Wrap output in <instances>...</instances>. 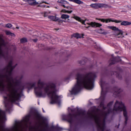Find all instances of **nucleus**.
Returning a JSON list of instances; mask_svg holds the SVG:
<instances>
[{
  "mask_svg": "<svg viewBox=\"0 0 131 131\" xmlns=\"http://www.w3.org/2000/svg\"><path fill=\"white\" fill-rule=\"evenodd\" d=\"M12 61H10L7 66L4 69V74H0V90H4L5 84L7 85L8 93L7 96L4 100L6 111L10 107V102H13L18 100L20 97V92L23 89H20L18 86L21 82L24 76L21 75L13 78L11 75L12 71L15 66H12Z\"/></svg>",
  "mask_w": 131,
  "mask_h": 131,
  "instance_id": "f257e3e1",
  "label": "nucleus"
},
{
  "mask_svg": "<svg viewBox=\"0 0 131 131\" xmlns=\"http://www.w3.org/2000/svg\"><path fill=\"white\" fill-rule=\"evenodd\" d=\"M113 101L110 102L107 106V109L108 111L107 112H103L101 114H99L94 111H89L87 115L85 114L84 112L79 110L78 108L74 110H77L78 115H81L82 117H86L94 120L96 124L98 130L104 131L105 128V119L106 116L110 112L114 113V111L120 112L123 111V114L125 118V123H126L128 120L127 112L126 107L124 104L121 101H116L114 105L113 110L111 111L110 107L113 103Z\"/></svg>",
  "mask_w": 131,
  "mask_h": 131,
  "instance_id": "f03ea898",
  "label": "nucleus"
},
{
  "mask_svg": "<svg viewBox=\"0 0 131 131\" xmlns=\"http://www.w3.org/2000/svg\"><path fill=\"white\" fill-rule=\"evenodd\" d=\"M37 84V86L34 88L35 93L37 96L44 97L47 94L51 98L50 104L57 103L60 105L59 96L56 93V85L55 83L51 82L44 85L43 82L39 79Z\"/></svg>",
  "mask_w": 131,
  "mask_h": 131,
  "instance_id": "7ed1b4c3",
  "label": "nucleus"
},
{
  "mask_svg": "<svg viewBox=\"0 0 131 131\" xmlns=\"http://www.w3.org/2000/svg\"><path fill=\"white\" fill-rule=\"evenodd\" d=\"M6 120L4 112L0 109V131H23L28 128L30 131H43L44 126L46 125L43 123L40 127H35L31 126L28 127L27 124L29 121V117L27 116L23 120L17 122L15 125L10 129L5 128L3 123Z\"/></svg>",
  "mask_w": 131,
  "mask_h": 131,
  "instance_id": "20e7f679",
  "label": "nucleus"
},
{
  "mask_svg": "<svg viewBox=\"0 0 131 131\" xmlns=\"http://www.w3.org/2000/svg\"><path fill=\"white\" fill-rule=\"evenodd\" d=\"M96 77L94 72L89 73L85 75L77 74L76 78L77 83L70 91L71 94H75L77 93L83 88L92 89L94 87V78Z\"/></svg>",
  "mask_w": 131,
  "mask_h": 131,
  "instance_id": "39448f33",
  "label": "nucleus"
},
{
  "mask_svg": "<svg viewBox=\"0 0 131 131\" xmlns=\"http://www.w3.org/2000/svg\"><path fill=\"white\" fill-rule=\"evenodd\" d=\"M90 6L95 9H98L102 8H110L112 7L111 6L107 4L99 3L92 4L90 5Z\"/></svg>",
  "mask_w": 131,
  "mask_h": 131,
  "instance_id": "423d86ee",
  "label": "nucleus"
},
{
  "mask_svg": "<svg viewBox=\"0 0 131 131\" xmlns=\"http://www.w3.org/2000/svg\"><path fill=\"white\" fill-rule=\"evenodd\" d=\"M107 28L115 31V35L116 36H118L119 35H121V36L123 35V31L122 30L119 29L118 28L113 26H108Z\"/></svg>",
  "mask_w": 131,
  "mask_h": 131,
  "instance_id": "0eeeda50",
  "label": "nucleus"
},
{
  "mask_svg": "<svg viewBox=\"0 0 131 131\" xmlns=\"http://www.w3.org/2000/svg\"><path fill=\"white\" fill-rule=\"evenodd\" d=\"M4 45V42L3 40L0 38V57L5 58L4 53L2 51L1 48L2 46Z\"/></svg>",
  "mask_w": 131,
  "mask_h": 131,
  "instance_id": "6e6552de",
  "label": "nucleus"
},
{
  "mask_svg": "<svg viewBox=\"0 0 131 131\" xmlns=\"http://www.w3.org/2000/svg\"><path fill=\"white\" fill-rule=\"evenodd\" d=\"M88 24L91 25L92 27H99L102 26L101 24L95 22H92L90 23H88Z\"/></svg>",
  "mask_w": 131,
  "mask_h": 131,
  "instance_id": "1a4fd4ad",
  "label": "nucleus"
},
{
  "mask_svg": "<svg viewBox=\"0 0 131 131\" xmlns=\"http://www.w3.org/2000/svg\"><path fill=\"white\" fill-rule=\"evenodd\" d=\"M123 91V90L118 88H116L114 89V94L115 95H117Z\"/></svg>",
  "mask_w": 131,
  "mask_h": 131,
  "instance_id": "9d476101",
  "label": "nucleus"
},
{
  "mask_svg": "<svg viewBox=\"0 0 131 131\" xmlns=\"http://www.w3.org/2000/svg\"><path fill=\"white\" fill-rule=\"evenodd\" d=\"M48 18L51 20L54 21H57L58 20V17L56 16H48Z\"/></svg>",
  "mask_w": 131,
  "mask_h": 131,
  "instance_id": "9b49d317",
  "label": "nucleus"
},
{
  "mask_svg": "<svg viewBox=\"0 0 131 131\" xmlns=\"http://www.w3.org/2000/svg\"><path fill=\"white\" fill-rule=\"evenodd\" d=\"M115 60H116L118 62L121 61V60L119 57H117L116 58H114L113 60H111V62H110V64H114L115 63Z\"/></svg>",
  "mask_w": 131,
  "mask_h": 131,
  "instance_id": "f8f14e48",
  "label": "nucleus"
},
{
  "mask_svg": "<svg viewBox=\"0 0 131 131\" xmlns=\"http://www.w3.org/2000/svg\"><path fill=\"white\" fill-rule=\"evenodd\" d=\"M73 18L81 22L82 24H84L85 25V24H84V22L85 21L83 20L78 17L75 16L73 17Z\"/></svg>",
  "mask_w": 131,
  "mask_h": 131,
  "instance_id": "ddd939ff",
  "label": "nucleus"
},
{
  "mask_svg": "<svg viewBox=\"0 0 131 131\" xmlns=\"http://www.w3.org/2000/svg\"><path fill=\"white\" fill-rule=\"evenodd\" d=\"M131 24V23L127 21H123L121 22V25L126 26L130 25Z\"/></svg>",
  "mask_w": 131,
  "mask_h": 131,
  "instance_id": "4468645a",
  "label": "nucleus"
},
{
  "mask_svg": "<svg viewBox=\"0 0 131 131\" xmlns=\"http://www.w3.org/2000/svg\"><path fill=\"white\" fill-rule=\"evenodd\" d=\"M69 17V16L65 14H62V15L61 18L63 19H68Z\"/></svg>",
  "mask_w": 131,
  "mask_h": 131,
  "instance_id": "2eb2a0df",
  "label": "nucleus"
},
{
  "mask_svg": "<svg viewBox=\"0 0 131 131\" xmlns=\"http://www.w3.org/2000/svg\"><path fill=\"white\" fill-rule=\"evenodd\" d=\"M57 2L61 4H69V3L66 1L63 0H58Z\"/></svg>",
  "mask_w": 131,
  "mask_h": 131,
  "instance_id": "dca6fc26",
  "label": "nucleus"
},
{
  "mask_svg": "<svg viewBox=\"0 0 131 131\" xmlns=\"http://www.w3.org/2000/svg\"><path fill=\"white\" fill-rule=\"evenodd\" d=\"M5 32L7 35H10L12 36H15V35L14 34L11 33L9 31L6 30Z\"/></svg>",
  "mask_w": 131,
  "mask_h": 131,
  "instance_id": "f3484780",
  "label": "nucleus"
},
{
  "mask_svg": "<svg viewBox=\"0 0 131 131\" xmlns=\"http://www.w3.org/2000/svg\"><path fill=\"white\" fill-rule=\"evenodd\" d=\"M35 118L37 120H38L40 118V116L38 113H35L34 114Z\"/></svg>",
  "mask_w": 131,
  "mask_h": 131,
  "instance_id": "a211bd4d",
  "label": "nucleus"
},
{
  "mask_svg": "<svg viewBox=\"0 0 131 131\" xmlns=\"http://www.w3.org/2000/svg\"><path fill=\"white\" fill-rule=\"evenodd\" d=\"M73 36L77 39L80 38L81 37V35L78 33L74 34L73 35Z\"/></svg>",
  "mask_w": 131,
  "mask_h": 131,
  "instance_id": "6ab92c4d",
  "label": "nucleus"
},
{
  "mask_svg": "<svg viewBox=\"0 0 131 131\" xmlns=\"http://www.w3.org/2000/svg\"><path fill=\"white\" fill-rule=\"evenodd\" d=\"M103 84H101V86L102 88V91L101 93V96L100 97L101 99H102V98H103L104 97V92H103Z\"/></svg>",
  "mask_w": 131,
  "mask_h": 131,
  "instance_id": "aec40b11",
  "label": "nucleus"
},
{
  "mask_svg": "<svg viewBox=\"0 0 131 131\" xmlns=\"http://www.w3.org/2000/svg\"><path fill=\"white\" fill-rule=\"evenodd\" d=\"M20 41L21 43H24L27 41V40L26 38H24L20 39Z\"/></svg>",
  "mask_w": 131,
  "mask_h": 131,
  "instance_id": "412c9836",
  "label": "nucleus"
},
{
  "mask_svg": "<svg viewBox=\"0 0 131 131\" xmlns=\"http://www.w3.org/2000/svg\"><path fill=\"white\" fill-rule=\"evenodd\" d=\"M74 3L79 4L83 3V2L80 0H74Z\"/></svg>",
  "mask_w": 131,
  "mask_h": 131,
  "instance_id": "4be33fe9",
  "label": "nucleus"
},
{
  "mask_svg": "<svg viewBox=\"0 0 131 131\" xmlns=\"http://www.w3.org/2000/svg\"><path fill=\"white\" fill-rule=\"evenodd\" d=\"M35 83H32L30 84V86L28 87V88L29 89H32L33 87L35 86L36 85Z\"/></svg>",
  "mask_w": 131,
  "mask_h": 131,
  "instance_id": "5701e85b",
  "label": "nucleus"
},
{
  "mask_svg": "<svg viewBox=\"0 0 131 131\" xmlns=\"http://www.w3.org/2000/svg\"><path fill=\"white\" fill-rule=\"evenodd\" d=\"M112 22H114L115 23H120L122 22V21L120 20H112Z\"/></svg>",
  "mask_w": 131,
  "mask_h": 131,
  "instance_id": "b1692460",
  "label": "nucleus"
},
{
  "mask_svg": "<svg viewBox=\"0 0 131 131\" xmlns=\"http://www.w3.org/2000/svg\"><path fill=\"white\" fill-rule=\"evenodd\" d=\"M100 107H102L103 109L104 110L106 109L104 107L103 102H101L100 104Z\"/></svg>",
  "mask_w": 131,
  "mask_h": 131,
  "instance_id": "393cba45",
  "label": "nucleus"
},
{
  "mask_svg": "<svg viewBox=\"0 0 131 131\" xmlns=\"http://www.w3.org/2000/svg\"><path fill=\"white\" fill-rule=\"evenodd\" d=\"M12 25L11 24L8 23L6 24V25L5 27H7L8 28H10L12 27Z\"/></svg>",
  "mask_w": 131,
  "mask_h": 131,
  "instance_id": "a878e982",
  "label": "nucleus"
},
{
  "mask_svg": "<svg viewBox=\"0 0 131 131\" xmlns=\"http://www.w3.org/2000/svg\"><path fill=\"white\" fill-rule=\"evenodd\" d=\"M112 20L111 19H105V22L106 23H107L108 22H110L111 21L112 22Z\"/></svg>",
  "mask_w": 131,
  "mask_h": 131,
  "instance_id": "bb28decb",
  "label": "nucleus"
},
{
  "mask_svg": "<svg viewBox=\"0 0 131 131\" xmlns=\"http://www.w3.org/2000/svg\"><path fill=\"white\" fill-rule=\"evenodd\" d=\"M69 116L71 118V119L69 120V122H71V118L73 117V116L71 114H69Z\"/></svg>",
  "mask_w": 131,
  "mask_h": 131,
  "instance_id": "cd10ccee",
  "label": "nucleus"
},
{
  "mask_svg": "<svg viewBox=\"0 0 131 131\" xmlns=\"http://www.w3.org/2000/svg\"><path fill=\"white\" fill-rule=\"evenodd\" d=\"M67 10H65V9H63L62 10H61V12H63V13H67Z\"/></svg>",
  "mask_w": 131,
  "mask_h": 131,
  "instance_id": "c85d7f7f",
  "label": "nucleus"
},
{
  "mask_svg": "<svg viewBox=\"0 0 131 131\" xmlns=\"http://www.w3.org/2000/svg\"><path fill=\"white\" fill-rule=\"evenodd\" d=\"M99 20H101V21L103 22H105V19H99Z\"/></svg>",
  "mask_w": 131,
  "mask_h": 131,
  "instance_id": "c756f323",
  "label": "nucleus"
},
{
  "mask_svg": "<svg viewBox=\"0 0 131 131\" xmlns=\"http://www.w3.org/2000/svg\"><path fill=\"white\" fill-rule=\"evenodd\" d=\"M48 14H48V12H45L44 13V16L45 17L47 16V15Z\"/></svg>",
  "mask_w": 131,
  "mask_h": 131,
  "instance_id": "7c9ffc66",
  "label": "nucleus"
},
{
  "mask_svg": "<svg viewBox=\"0 0 131 131\" xmlns=\"http://www.w3.org/2000/svg\"><path fill=\"white\" fill-rule=\"evenodd\" d=\"M58 20L57 21H58L59 22H61V21H62L58 17Z\"/></svg>",
  "mask_w": 131,
  "mask_h": 131,
  "instance_id": "2f4dec72",
  "label": "nucleus"
},
{
  "mask_svg": "<svg viewBox=\"0 0 131 131\" xmlns=\"http://www.w3.org/2000/svg\"><path fill=\"white\" fill-rule=\"evenodd\" d=\"M67 13H69V14L71 13L72 12V10H70V11L67 10Z\"/></svg>",
  "mask_w": 131,
  "mask_h": 131,
  "instance_id": "473e14b6",
  "label": "nucleus"
},
{
  "mask_svg": "<svg viewBox=\"0 0 131 131\" xmlns=\"http://www.w3.org/2000/svg\"><path fill=\"white\" fill-rule=\"evenodd\" d=\"M46 5H43L42 6H40V5H39L38 6H40L42 7H46Z\"/></svg>",
  "mask_w": 131,
  "mask_h": 131,
  "instance_id": "72a5a7b5",
  "label": "nucleus"
},
{
  "mask_svg": "<svg viewBox=\"0 0 131 131\" xmlns=\"http://www.w3.org/2000/svg\"><path fill=\"white\" fill-rule=\"evenodd\" d=\"M68 9H72V8L70 7H66Z\"/></svg>",
  "mask_w": 131,
  "mask_h": 131,
  "instance_id": "f704fd0d",
  "label": "nucleus"
},
{
  "mask_svg": "<svg viewBox=\"0 0 131 131\" xmlns=\"http://www.w3.org/2000/svg\"><path fill=\"white\" fill-rule=\"evenodd\" d=\"M61 6H63V7H64V8H66V6H65V5L63 4H62L61 5Z\"/></svg>",
  "mask_w": 131,
  "mask_h": 131,
  "instance_id": "c9c22d12",
  "label": "nucleus"
},
{
  "mask_svg": "<svg viewBox=\"0 0 131 131\" xmlns=\"http://www.w3.org/2000/svg\"><path fill=\"white\" fill-rule=\"evenodd\" d=\"M33 40L35 42H37V39H34Z\"/></svg>",
  "mask_w": 131,
  "mask_h": 131,
  "instance_id": "e433bc0d",
  "label": "nucleus"
},
{
  "mask_svg": "<svg viewBox=\"0 0 131 131\" xmlns=\"http://www.w3.org/2000/svg\"><path fill=\"white\" fill-rule=\"evenodd\" d=\"M69 1L73 2H74V0H69Z\"/></svg>",
  "mask_w": 131,
  "mask_h": 131,
  "instance_id": "4c0bfd02",
  "label": "nucleus"
},
{
  "mask_svg": "<svg viewBox=\"0 0 131 131\" xmlns=\"http://www.w3.org/2000/svg\"><path fill=\"white\" fill-rule=\"evenodd\" d=\"M82 62V61H79V64H81Z\"/></svg>",
  "mask_w": 131,
  "mask_h": 131,
  "instance_id": "58836bf2",
  "label": "nucleus"
},
{
  "mask_svg": "<svg viewBox=\"0 0 131 131\" xmlns=\"http://www.w3.org/2000/svg\"><path fill=\"white\" fill-rule=\"evenodd\" d=\"M43 3H45V4H49V3H47L46 2H42Z\"/></svg>",
  "mask_w": 131,
  "mask_h": 131,
  "instance_id": "ea45409f",
  "label": "nucleus"
},
{
  "mask_svg": "<svg viewBox=\"0 0 131 131\" xmlns=\"http://www.w3.org/2000/svg\"><path fill=\"white\" fill-rule=\"evenodd\" d=\"M48 12V14H50V13H51V12H50V11H49V12Z\"/></svg>",
  "mask_w": 131,
  "mask_h": 131,
  "instance_id": "a19ab883",
  "label": "nucleus"
},
{
  "mask_svg": "<svg viewBox=\"0 0 131 131\" xmlns=\"http://www.w3.org/2000/svg\"><path fill=\"white\" fill-rule=\"evenodd\" d=\"M16 28L17 29H18L19 28V27H16Z\"/></svg>",
  "mask_w": 131,
  "mask_h": 131,
  "instance_id": "79ce46f5",
  "label": "nucleus"
},
{
  "mask_svg": "<svg viewBox=\"0 0 131 131\" xmlns=\"http://www.w3.org/2000/svg\"><path fill=\"white\" fill-rule=\"evenodd\" d=\"M89 27H90V26H88V27H86V28H89Z\"/></svg>",
  "mask_w": 131,
  "mask_h": 131,
  "instance_id": "37998d69",
  "label": "nucleus"
},
{
  "mask_svg": "<svg viewBox=\"0 0 131 131\" xmlns=\"http://www.w3.org/2000/svg\"><path fill=\"white\" fill-rule=\"evenodd\" d=\"M102 34H106V33H104V32H102Z\"/></svg>",
  "mask_w": 131,
  "mask_h": 131,
  "instance_id": "c03bdc74",
  "label": "nucleus"
},
{
  "mask_svg": "<svg viewBox=\"0 0 131 131\" xmlns=\"http://www.w3.org/2000/svg\"><path fill=\"white\" fill-rule=\"evenodd\" d=\"M121 37V36H118V38H120V37Z\"/></svg>",
  "mask_w": 131,
  "mask_h": 131,
  "instance_id": "a18cd8bd",
  "label": "nucleus"
},
{
  "mask_svg": "<svg viewBox=\"0 0 131 131\" xmlns=\"http://www.w3.org/2000/svg\"><path fill=\"white\" fill-rule=\"evenodd\" d=\"M47 7L49 8V7H50L49 6H48Z\"/></svg>",
  "mask_w": 131,
  "mask_h": 131,
  "instance_id": "49530a36",
  "label": "nucleus"
},
{
  "mask_svg": "<svg viewBox=\"0 0 131 131\" xmlns=\"http://www.w3.org/2000/svg\"><path fill=\"white\" fill-rule=\"evenodd\" d=\"M123 37H124V36H122V38H123Z\"/></svg>",
  "mask_w": 131,
  "mask_h": 131,
  "instance_id": "de8ad7c7",
  "label": "nucleus"
},
{
  "mask_svg": "<svg viewBox=\"0 0 131 131\" xmlns=\"http://www.w3.org/2000/svg\"><path fill=\"white\" fill-rule=\"evenodd\" d=\"M127 35V34H126V35Z\"/></svg>",
  "mask_w": 131,
  "mask_h": 131,
  "instance_id": "09e8293b",
  "label": "nucleus"
},
{
  "mask_svg": "<svg viewBox=\"0 0 131 131\" xmlns=\"http://www.w3.org/2000/svg\"><path fill=\"white\" fill-rule=\"evenodd\" d=\"M73 111V110H71V111Z\"/></svg>",
  "mask_w": 131,
  "mask_h": 131,
  "instance_id": "8fccbe9b",
  "label": "nucleus"
},
{
  "mask_svg": "<svg viewBox=\"0 0 131 131\" xmlns=\"http://www.w3.org/2000/svg\"><path fill=\"white\" fill-rule=\"evenodd\" d=\"M56 8H57V7H56Z\"/></svg>",
  "mask_w": 131,
  "mask_h": 131,
  "instance_id": "3c124183",
  "label": "nucleus"
},
{
  "mask_svg": "<svg viewBox=\"0 0 131 131\" xmlns=\"http://www.w3.org/2000/svg\"><path fill=\"white\" fill-rule=\"evenodd\" d=\"M43 112H44V111H43Z\"/></svg>",
  "mask_w": 131,
  "mask_h": 131,
  "instance_id": "603ef678",
  "label": "nucleus"
}]
</instances>
